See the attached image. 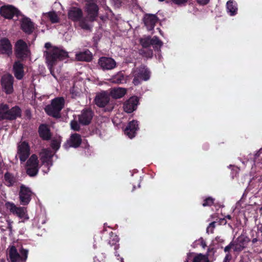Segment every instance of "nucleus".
Masks as SVG:
<instances>
[{"instance_id": "f257e3e1", "label": "nucleus", "mask_w": 262, "mask_h": 262, "mask_svg": "<svg viewBox=\"0 0 262 262\" xmlns=\"http://www.w3.org/2000/svg\"><path fill=\"white\" fill-rule=\"evenodd\" d=\"M45 47L46 50L44 51V57L46 58V62L53 76L55 77L54 74L53 67L59 61L62 60L68 57V53L64 50L52 46L51 44L47 42Z\"/></svg>"}, {"instance_id": "f03ea898", "label": "nucleus", "mask_w": 262, "mask_h": 262, "mask_svg": "<svg viewBox=\"0 0 262 262\" xmlns=\"http://www.w3.org/2000/svg\"><path fill=\"white\" fill-rule=\"evenodd\" d=\"M8 259L10 262H26L28 250L22 246H9L7 249Z\"/></svg>"}, {"instance_id": "7ed1b4c3", "label": "nucleus", "mask_w": 262, "mask_h": 262, "mask_svg": "<svg viewBox=\"0 0 262 262\" xmlns=\"http://www.w3.org/2000/svg\"><path fill=\"white\" fill-rule=\"evenodd\" d=\"M68 18L73 21L79 23V26L84 30H90L92 28L91 24L87 21V19L83 17L82 10L78 7L70 8L68 13Z\"/></svg>"}, {"instance_id": "20e7f679", "label": "nucleus", "mask_w": 262, "mask_h": 262, "mask_svg": "<svg viewBox=\"0 0 262 262\" xmlns=\"http://www.w3.org/2000/svg\"><path fill=\"white\" fill-rule=\"evenodd\" d=\"M64 103V99L58 97L53 99L50 105L45 107L46 112L50 116L55 118L60 117V112L63 107Z\"/></svg>"}, {"instance_id": "39448f33", "label": "nucleus", "mask_w": 262, "mask_h": 262, "mask_svg": "<svg viewBox=\"0 0 262 262\" xmlns=\"http://www.w3.org/2000/svg\"><path fill=\"white\" fill-rule=\"evenodd\" d=\"M39 163L37 156L33 154L27 161L25 168L27 174L30 177L36 176L39 169Z\"/></svg>"}, {"instance_id": "423d86ee", "label": "nucleus", "mask_w": 262, "mask_h": 262, "mask_svg": "<svg viewBox=\"0 0 262 262\" xmlns=\"http://www.w3.org/2000/svg\"><path fill=\"white\" fill-rule=\"evenodd\" d=\"M98 7L94 0H88L85 6V11L87 13V21L91 24L98 16Z\"/></svg>"}, {"instance_id": "0eeeda50", "label": "nucleus", "mask_w": 262, "mask_h": 262, "mask_svg": "<svg viewBox=\"0 0 262 262\" xmlns=\"http://www.w3.org/2000/svg\"><path fill=\"white\" fill-rule=\"evenodd\" d=\"M5 206L7 209L9 210L12 213L17 215L20 219L24 221L29 219L26 208L17 207L14 203L9 202H6Z\"/></svg>"}, {"instance_id": "6e6552de", "label": "nucleus", "mask_w": 262, "mask_h": 262, "mask_svg": "<svg viewBox=\"0 0 262 262\" xmlns=\"http://www.w3.org/2000/svg\"><path fill=\"white\" fill-rule=\"evenodd\" d=\"M30 155V148L28 143L20 142L17 145V154L15 158H18L21 163H24Z\"/></svg>"}, {"instance_id": "1a4fd4ad", "label": "nucleus", "mask_w": 262, "mask_h": 262, "mask_svg": "<svg viewBox=\"0 0 262 262\" xmlns=\"http://www.w3.org/2000/svg\"><path fill=\"white\" fill-rule=\"evenodd\" d=\"M133 82L135 85H138L142 80L146 81L149 79L150 72L147 68L141 67L135 72Z\"/></svg>"}, {"instance_id": "9d476101", "label": "nucleus", "mask_w": 262, "mask_h": 262, "mask_svg": "<svg viewBox=\"0 0 262 262\" xmlns=\"http://www.w3.org/2000/svg\"><path fill=\"white\" fill-rule=\"evenodd\" d=\"M110 96L108 91H103L97 93L94 100L96 104L99 107H105L109 103Z\"/></svg>"}, {"instance_id": "9b49d317", "label": "nucleus", "mask_w": 262, "mask_h": 262, "mask_svg": "<svg viewBox=\"0 0 262 262\" xmlns=\"http://www.w3.org/2000/svg\"><path fill=\"white\" fill-rule=\"evenodd\" d=\"M15 53L18 58H24L28 56L29 51L25 42L22 40H18L15 45Z\"/></svg>"}, {"instance_id": "f8f14e48", "label": "nucleus", "mask_w": 262, "mask_h": 262, "mask_svg": "<svg viewBox=\"0 0 262 262\" xmlns=\"http://www.w3.org/2000/svg\"><path fill=\"white\" fill-rule=\"evenodd\" d=\"M31 195L32 192L28 187H27L23 185L20 186L19 192V198L21 205H28L31 200Z\"/></svg>"}, {"instance_id": "ddd939ff", "label": "nucleus", "mask_w": 262, "mask_h": 262, "mask_svg": "<svg viewBox=\"0 0 262 262\" xmlns=\"http://www.w3.org/2000/svg\"><path fill=\"white\" fill-rule=\"evenodd\" d=\"M250 242V239L245 235H241L235 240L232 242L233 244V250L234 251H241Z\"/></svg>"}, {"instance_id": "4468645a", "label": "nucleus", "mask_w": 262, "mask_h": 262, "mask_svg": "<svg viewBox=\"0 0 262 262\" xmlns=\"http://www.w3.org/2000/svg\"><path fill=\"white\" fill-rule=\"evenodd\" d=\"M13 77L10 74L5 75L2 77V88L7 94H10L13 92Z\"/></svg>"}, {"instance_id": "2eb2a0df", "label": "nucleus", "mask_w": 262, "mask_h": 262, "mask_svg": "<svg viewBox=\"0 0 262 262\" xmlns=\"http://www.w3.org/2000/svg\"><path fill=\"white\" fill-rule=\"evenodd\" d=\"M40 159L43 164L49 167L52 165V158L53 156L51 150L43 149L39 154Z\"/></svg>"}, {"instance_id": "dca6fc26", "label": "nucleus", "mask_w": 262, "mask_h": 262, "mask_svg": "<svg viewBox=\"0 0 262 262\" xmlns=\"http://www.w3.org/2000/svg\"><path fill=\"white\" fill-rule=\"evenodd\" d=\"M99 64L101 68L105 70H112L116 67V61L112 58L102 57L99 60Z\"/></svg>"}, {"instance_id": "f3484780", "label": "nucleus", "mask_w": 262, "mask_h": 262, "mask_svg": "<svg viewBox=\"0 0 262 262\" xmlns=\"http://www.w3.org/2000/svg\"><path fill=\"white\" fill-rule=\"evenodd\" d=\"M138 104V98L137 97H132L124 103L123 105L124 110L127 113H130L136 109Z\"/></svg>"}, {"instance_id": "a211bd4d", "label": "nucleus", "mask_w": 262, "mask_h": 262, "mask_svg": "<svg viewBox=\"0 0 262 262\" xmlns=\"http://www.w3.org/2000/svg\"><path fill=\"white\" fill-rule=\"evenodd\" d=\"M17 10L11 6H3L0 9V13L4 17L10 19L14 15H17Z\"/></svg>"}, {"instance_id": "6ab92c4d", "label": "nucleus", "mask_w": 262, "mask_h": 262, "mask_svg": "<svg viewBox=\"0 0 262 262\" xmlns=\"http://www.w3.org/2000/svg\"><path fill=\"white\" fill-rule=\"evenodd\" d=\"M12 53V46L9 40L5 38L2 39L0 40V53L9 55Z\"/></svg>"}, {"instance_id": "aec40b11", "label": "nucleus", "mask_w": 262, "mask_h": 262, "mask_svg": "<svg viewBox=\"0 0 262 262\" xmlns=\"http://www.w3.org/2000/svg\"><path fill=\"white\" fill-rule=\"evenodd\" d=\"M93 114L90 110H83L79 116V121L83 125L89 124L93 118Z\"/></svg>"}, {"instance_id": "412c9836", "label": "nucleus", "mask_w": 262, "mask_h": 262, "mask_svg": "<svg viewBox=\"0 0 262 262\" xmlns=\"http://www.w3.org/2000/svg\"><path fill=\"white\" fill-rule=\"evenodd\" d=\"M138 129L137 121L133 120L130 122L124 130V133L129 138L132 139L135 136L136 132Z\"/></svg>"}, {"instance_id": "4be33fe9", "label": "nucleus", "mask_w": 262, "mask_h": 262, "mask_svg": "<svg viewBox=\"0 0 262 262\" xmlns=\"http://www.w3.org/2000/svg\"><path fill=\"white\" fill-rule=\"evenodd\" d=\"M21 27L25 32L28 34H31L34 29V24L28 17H24L21 19Z\"/></svg>"}, {"instance_id": "5701e85b", "label": "nucleus", "mask_w": 262, "mask_h": 262, "mask_svg": "<svg viewBox=\"0 0 262 262\" xmlns=\"http://www.w3.org/2000/svg\"><path fill=\"white\" fill-rule=\"evenodd\" d=\"M158 21V18L155 15L148 14L144 17V24L148 30H151Z\"/></svg>"}, {"instance_id": "b1692460", "label": "nucleus", "mask_w": 262, "mask_h": 262, "mask_svg": "<svg viewBox=\"0 0 262 262\" xmlns=\"http://www.w3.org/2000/svg\"><path fill=\"white\" fill-rule=\"evenodd\" d=\"M108 93L114 99H119L123 97L126 93V89L123 88H114L111 89Z\"/></svg>"}, {"instance_id": "393cba45", "label": "nucleus", "mask_w": 262, "mask_h": 262, "mask_svg": "<svg viewBox=\"0 0 262 262\" xmlns=\"http://www.w3.org/2000/svg\"><path fill=\"white\" fill-rule=\"evenodd\" d=\"M21 115V110L18 106H14L11 109L8 107L7 110L6 119L14 120Z\"/></svg>"}, {"instance_id": "a878e982", "label": "nucleus", "mask_w": 262, "mask_h": 262, "mask_svg": "<svg viewBox=\"0 0 262 262\" xmlns=\"http://www.w3.org/2000/svg\"><path fill=\"white\" fill-rule=\"evenodd\" d=\"M76 59L78 61H90L92 59V54L89 50H85L76 54Z\"/></svg>"}, {"instance_id": "bb28decb", "label": "nucleus", "mask_w": 262, "mask_h": 262, "mask_svg": "<svg viewBox=\"0 0 262 262\" xmlns=\"http://www.w3.org/2000/svg\"><path fill=\"white\" fill-rule=\"evenodd\" d=\"M81 136L79 134L75 133L71 135L68 141V143L70 147L76 148L81 144Z\"/></svg>"}, {"instance_id": "cd10ccee", "label": "nucleus", "mask_w": 262, "mask_h": 262, "mask_svg": "<svg viewBox=\"0 0 262 262\" xmlns=\"http://www.w3.org/2000/svg\"><path fill=\"white\" fill-rule=\"evenodd\" d=\"M4 181V184L8 187L14 186L17 182L16 178L9 172L5 174Z\"/></svg>"}, {"instance_id": "c85d7f7f", "label": "nucleus", "mask_w": 262, "mask_h": 262, "mask_svg": "<svg viewBox=\"0 0 262 262\" xmlns=\"http://www.w3.org/2000/svg\"><path fill=\"white\" fill-rule=\"evenodd\" d=\"M14 75L18 79H21L24 76L23 66L19 62H16L13 66Z\"/></svg>"}, {"instance_id": "c756f323", "label": "nucleus", "mask_w": 262, "mask_h": 262, "mask_svg": "<svg viewBox=\"0 0 262 262\" xmlns=\"http://www.w3.org/2000/svg\"><path fill=\"white\" fill-rule=\"evenodd\" d=\"M39 134L41 138L44 140H49L51 137L50 130L47 126L41 125L39 128Z\"/></svg>"}, {"instance_id": "7c9ffc66", "label": "nucleus", "mask_w": 262, "mask_h": 262, "mask_svg": "<svg viewBox=\"0 0 262 262\" xmlns=\"http://www.w3.org/2000/svg\"><path fill=\"white\" fill-rule=\"evenodd\" d=\"M227 9L228 12L230 15H234L236 14L237 11V5L235 2L230 0L227 3Z\"/></svg>"}, {"instance_id": "2f4dec72", "label": "nucleus", "mask_w": 262, "mask_h": 262, "mask_svg": "<svg viewBox=\"0 0 262 262\" xmlns=\"http://www.w3.org/2000/svg\"><path fill=\"white\" fill-rule=\"evenodd\" d=\"M110 81L115 83H122L124 81V76L121 73H118L115 76H114L111 79Z\"/></svg>"}, {"instance_id": "473e14b6", "label": "nucleus", "mask_w": 262, "mask_h": 262, "mask_svg": "<svg viewBox=\"0 0 262 262\" xmlns=\"http://www.w3.org/2000/svg\"><path fill=\"white\" fill-rule=\"evenodd\" d=\"M8 106L5 104H0V120L6 119Z\"/></svg>"}, {"instance_id": "72a5a7b5", "label": "nucleus", "mask_w": 262, "mask_h": 262, "mask_svg": "<svg viewBox=\"0 0 262 262\" xmlns=\"http://www.w3.org/2000/svg\"><path fill=\"white\" fill-rule=\"evenodd\" d=\"M45 15L48 17L52 23H55L58 21V17L57 14L54 12L47 13L45 14Z\"/></svg>"}, {"instance_id": "f704fd0d", "label": "nucleus", "mask_w": 262, "mask_h": 262, "mask_svg": "<svg viewBox=\"0 0 262 262\" xmlns=\"http://www.w3.org/2000/svg\"><path fill=\"white\" fill-rule=\"evenodd\" d=\"M82 93V91L76 85H74L70 90V94H71L72 98H75L80 96Z\"/></svg>"}, {"instance_id": "c9c22d12", "label": "nucleus", "mask_w": 262, "mask_h": 262, "mask_svg": "<svg viewBox=\"0 0 262 262\" xmlns=\"http://www.w3.org/2000/svg\"><path fill=\"white\" fill-rule=\"evenodd\" d=\"M151 45L155 48H160L163 45V42L157 36H154L151 38Z\"/></svg>"}, {"instance_id": "e433bc0d", "label": "nucleus", "mask_w": 262, "mask_h": 262, "mask_svg": "<svg viewBox=\"0 0 262 262\" xmlns=\"http://www.w3.org/2000/svg\"><path fill=\"white\" fill-rule=\"evenodd\" d=\"M140 42L144 48H147L151 45V38L150 37H144L140 39Z\"/></svg>"}, {"instance_id": "4c0bfd02", "label": "nucleus", "mask_w": 262, "mask_h": 262, "mask_svg": "<svg viewBox=\"0 0 262 262\" xmlns=\"http://www.w3.org/2000/svg\"><path fill=\"white\" fill-rule=\"evenodd\" d=\"M193 262H208V260L204 255L199 254L193 258Z\"/></svg>"}, {"instance_id": "58836bf2", "label": "nucleus", "mask_w": 262, "mask_h": 262, "mask_svg": "<svg viewBox=\"0 0 262 262\" xmlns=\"http://www.w3.org/2000/svg\"><path fill=\"white\" fill-rule=\"evenodd\" d=\"M60 142L59 139L53 140L52 141L51 146L53 149L57 150L60 147Z\"/></svg>"}, {"instance_id": "ea45409f", "label": "nucleus", "mask_w": 262, "mask_h": 262, "mask_svg": "<svg viewBox=\"0 0 262 262\" xmlns=\"http://www.w3.org/2000/svg\"><path fill=\"white\" fill-rule=\"evenodd\" d=\"M214 199L211 197H209L205 199L204 202L203 203L204 207L210 206L213 204Z\"/></svg>"}, {"instance_id": "a19ab883", "label": "nucleus", "mask_w": 262, "mask_h": 262, "mask_svg": "<svg viewBox=\"0 0 262 262\" xmlns=\"http://www.w3.org/2000/svg\"><path fill=\"white\" fill-rule=\"evenodd\" d=\"M215 222H211L206 229V232L208 233H212L213 232L214 229L215 227Z\"/></svg>"}, {"instance_id": "79ce46f5", "label": "nucleus", "mask_w": 262, "mask_h": 262, "mask_svg": "<svg viewBox=\"0 0 262 262\" xmlns=\"http://www.w3.org/2000/svg\"><path fill=\"white\" fill-rule=\"evenodd\" d=\"M71 127L72 129L78 131L80 129V126L79 124L76 121H72L71 122Z\"/></svg>"}, {"instance_id": "37998d69", "label": "nucleus", "mask_w": 262, "mask_h": 262, "mask_svg": "<svg viewBox=\"0 0 262 262\" xmlns=\"http://www.w3.org/2000/svg\"><path fill=\"white\" fill-rule=\"evenodd\" d=\"M231 248L233 249V244H232V242H231L229 245L225 247L224 251L226 252H228Z\"/></svg>"}, {"instance_id": "c03bdc74", "label": "nucleus", "mask_w": 262, "mask_h": 262, "mask_svg": "<svg viewBox=\"0 0 262 262\" xmlns=\"http://www.w3.org/2000/svg\"><path fill=\"white\" fill-rule=\"evenodd\" d=\"M174 3L178 5H181L187 2V0H172Z\"/></svg>"}, {"instance_id": "a18cd8bd", "label": "nucleus", "mask_w": 262, "mask_h": 262, "mask_svg": "<svg viewBox=\"0 0 262 262\" xmlns=\"http://www.w3.org/2000/svg\"><path fill=\"white\" fill-rule=\"evenodd\" d=\"M209 0H197L198 3L201 5H204L207 4Z\"/></svg>"}, {"instance_id": "49530a36", "label": "nucleus", "mask_w": 262, "mask_h": 262, "mask_svg": "<svg viewBox=\"0 0 262 262\" xmlns=\"http://www.w3.org/2000/svg\"><path fill=\"white\" fill-rule=\"evenodd\" d=\"M112 2L116 7H119L120 5V0H112Z\"/></svg>"}, {"instance_id": "de8ad7c7", "label": "nucleus", "mask_w": 262, "mask_h": 262, "mask_svg": "<svg viewBox=\"0 0 262 262\" xmlns=\"http://www.w3.org/2000/svg\"><path fill=\"white\" fill-rule=\"evenodd\" d=\"M231 258V256L229 254H227L225 257L224 258V259L223 260V262H229Z\"/></svg>"}, {"instance_id": "09e8293b", "label": "nucleus", "mask_w": 262, "mask_h": 262, "mask_svg": "<svg viewBox=\"0 0 262 262\" xmlns=\"http://www.w3.org/2000/svg\"><path fill=\"white\" fill-rule=\"evenodd\" d=\"M200 241L201 245L202 246V247L203 248H205L206 247V243L204 241V240L202 238H201L200 239Z\"/></svg>"}, {"instance_id": "8fccbe9b", "label": "nucleus", "mask_w": 262, "mask_h": 262, "mask_svg": "<svg viewBox=\"0 0 262 262\" xmlns=\"http://www.w3.org/2000/svg\"><path fill=\"white\" fill-rule=\"evenodd\" d=\"M256 241H257V239L256 238H254L253 239L252 242H253V243H255L256 242Z\"/></svg>"}, {"instance_id": "3c124183", "label": "nucleus", "mask_w": 262, "mask_h": 262, "mask_svg": "<svg viewBox=\"0 0 262 262\" xmlns=\"http://www.w3.org/2000/svg\"><path fill=\"white\" fill-rule=\"evenodd\" d=\"M9 228L10 230H11V229H12V227H11V226L10 225H9Z\"/></svg>"}, {"instance_id": "603ef678", "label": "nucleus", "mask_w": 262, "mask_h": 262, "mask_svg": "<svg viewBox=\"0 0 262 262\" xmlns=\"http://www.w3.org/2000/svg\"><path fill=\"white\" fill-rule=\"evenodd\" d=\"M118 246H116L115 247V249H118Z\"/></svg>"}, {"instance_id": "864d4df0", "label": "nucleus", "mask_w": 262, "mask_h": 262, "mask_svg": "<svg viewBox=\"0 0 262 262\" xmlns=\"http://www.w3.org/2000/svg\"><path fill=\"white\" fill-rule=\"evenodd\" d=\"M227 218H228L229 219H230L231 218L230 216V215H228L227 216Z\"/></svg>"}, {"instance_id": "5fc2aeb1", "label": "nucleus", "mask_w": 262, "mask_h": 262, "mask_svg": "<svg viewBox=\"0 0 262 262\" xmlns=\"http://www.w3.org/2000/svg\"><path fill=\"white\" fill-rule=\"evenodd\" d=\"M121 261L123 262V259L122 258H121Z\"/></svg>"}, {"instance_id": "6e6d98bb", "label": "nucleus", "mask_w": 262, "mask_h": 262, "mask_svg": "<svg viewBox=\"0 0 262 262\" xmlns=\"http://www.w3.org/2000/svg\"><path fill=\"white\" fill-rule=\"evenodd\" d=\"M115 256H119V254H117L116 253H115Z\"/></svg>"}, {"instance_id": "4d7b16f0", "label": "nucleus", "mask_w": 262, "mask_h": 262, "mask_svg": "<svg viewBox=\"0 0 262 262\" xmlns=\"http://www.w3.org/2000/svg\"><path fill=\"white\" fill-rule=\"evenodd\" d=\"M190 255H191V254H190H190H188V257H189V256H190Z\"/></svg>"}, {"instance_id": "13d9d810", "label": "nucleus", "mask_w": 262, "mask_h": 262, "mask_svg": "<svg viewBox=\"0 0 262 262\" xmlns=\"http://www.w3.org/2000/svg\"><path fill=\"white\" fill-rule=\"evenodd\" d=\"M185 262H188V259H186Z\"/></svg>"}]
</instances>
